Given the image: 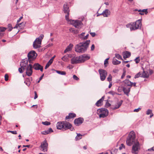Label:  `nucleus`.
I'll return each instance as SVG.
<instances>
[{
    "label": "nucleus",
    "mask_w": 154,
    "mask_h": 154,
    "mask_svg": "<svg viewBox=\"0 0 154 154\" xmlns=\"http://www.w3.org/2000/svg\"><path fill=\"white\" fill-rule=\"evenodd\" d=\"M126 143L127 145L130 146L133 144L131 152L132 153L137 154L140 149V145L138 141L136 139L134 132L131 131L128 134L127 138Z\"/></svg>",
    "instance_id": "obj_1"
},
{
    "label": "nucleus",
    "mask_w": 154,
    "mask_h": 154,
    "mask_svg": "<svg viewBox=\"0 0 154 154\" xmlns=\"http://www.w3.org/2000/svg\"><path fill=\"white\" fill-rule=\"evenodd\" d=\"M28 60L26 58L22 59L20 62V73H22L25 71L26 75L30 76L32 73V65L30 63L28 65Z\"/></svg>",
    "instance_id": "obj_2"
},
{
    "label": "nucleus",
    "mask_w": 154,
    "mask_h": 154,
    "mask_svg": "<svg viewBox=\"0 0 154 154\" xmlns=\"http://www.w3.org/2000/svg\"><path fill=\"white\" fill-rule=\"evenodd\" d=\"M90 42V40H87L76 45L75 47V51L79 53L85 52L87 50Z\"/></svg>",
    "instance_id": "obj_3"
},
{
    "label": "nucleus",
    "mask_w": 154,
    "mask_h": 154,
    "mask_svg": "<svg viewBox=\"0 0 154 154\" xmlns=\"http://www.w3.org/2000/svg\"><path fill=\"white\" fill-rule=\"evenodd\" d=\"M142 23L140 19L138 20L135 22H131L127 24L126 27L130 29L131 31H134L141 28Z\"/></svg>",
    "instance_id": "obj_4"
},
{
    "label": "nucleus",
    "mask_w": 154,
    "mask_h": 154,
    "mask_svg": "<svg viewBox=\"0 0 154 154\" xmlns=\"http://www.w3.org/2000/svg\"><path fill=\"white\" fill-rule=\"evenodd\" d=\"M43 37L44 35L43 34H41L38 38L35 39L33 44L34 48L37 49L41 47L42 41Z\"/></svg>",
    "instance_id": "obj_5"
},
{
    "label": "nucleus",
    "mask_w": 154,
    "mask_h": 154,
    "mask_svg": "<svg viewBox=\"0 0 154 154\" xmlns=\"http://www.w3.org/2000/svg\"><path fill=\"white\" fill-rule=\"evenodd\" d=\"M37 54L34 51H29L28 54V59L29 63H32V61L34 60L36 58Z\"/></svg>",
    "instance_id": "obj_6"
},
{
    "label": "nucleus",
    "mask_w": 154,
    "mask_h": 154,
    "mask_svg": "<svg viewBox=\"0 0 154 154\" xmlns=\"http://www.w3.org/2000/svg\"><path fill=\"white\" fill-rule=\"evenodd\" d=\"M68 22H69L71 24L73 25L75 27L79 29L81 28L83 25L82 22L79 20H69Z\"/></svg>",
    "instance_id": "obj_7"
},
{
    "label": "nucleus",
    "mask_w": 154,
    "mask_h": 154,
    "mask_svg": "<svg viewBox=\"0 0 154 154\" xmlns=\"http://www.w3.org/2000/svg\"><path fill=\"white\" fill-rule=\"evenodd\" d=\"M98 72L100 75L101 80L104 81L107 75V71L105 70L100 69H99Z\"/></svg>",
    "instance_id": "obj_8"
},
{
    "label": "nucleus",
    "mask_w": 154,
    "mask_h": 154,
    "mask_svg": "<svg viewBox=\"0 0 154 154\" xmlns=\"http://www.w3.org/2000/svg\"><path fill=\"white\" fill-rule=\"evenodd\" d=\"M63 11L64 13L66 14L65 16L66 19L67 21L69 20V8L66 4H64L63 6Z\"/></svg>",
    "instance_id": "obj_9"
},
{
    "label": "nucleus",
    "mask_w": 154,
    "mask_h": 154,
    "mask_svg": "<svg viewBox=\"0 0 154 154\" xmlns=\"http://www.w3.org/2000/svg\"><path fill=\"white\" fill-rule=\"evenodd\" d=\"M79 59L81 63L84 62L85 61L90 59V56L86 54H83L79 56Z\"/></svg>",
    "instance_id": "obj_10"
},
{
    "label": "nucleus",
    "mask_w": 154,
    "mask_h": 154,
    "mask_svg": "<svg viewBox=\"0 0 154 154\" xmlns=\"http://www.w3.org/2000/svg\"><path fill=\"white\" fill-rule=\"evenodd\" d=\"M48 144L46 140H45L42 143L40 147L44 152H46L47 151Z\"/></svg>",
    "instance_id": "obj_11"
},
{
    "label": "nucleus",
    "mask_w": 154,
    "mask_h": 154,
    "mask_svg": "<svg viewBox=\"0 0 154 154\" xmlns=\"http://www.w3.org/2000/svg\"><path fill=\"white\" fill-rule=\"evenodd\" d=\"M100 111L101 113L99 115L100 118H104L107 116L108 114V111L107 109H101Z\"/></svg>",
    "instance_id": "obj_12"
},
{
    "label": "nucleus",
    "mask_w": 154,
    "mask_h": 154,
    "mask_svg": "<svg viewBox=\"0 0 154 154\" xmlns=\"http://www.w3.org/2000/svg\"><path fill=\"white\" fill-rule=\"evenodd\" d=\"M67 129H70L72 131L73 129V128L72 127V125L69 122H64V129L63 131Z\"/></svg>",
    "instance_id": "obj_13"
},
{
    "label": "nucleus",
    "mask_w": 154,
    "mask_h": 154,
    "mask_svg": "<svg viewBox=\"0 0 154 154\" xmlns=\"http://www.w3.org/2000/svg\"><path fill=\"white\" fill-rule=\"evenodd\" d=\"M83 121L84 119L83 118H79L74 120V123L75 125L79 126L83 122Z\"/></svg>",
    "instance_id": "obj_14"
},
{
    "label": "nucleus",
    "mask_w": 154,
    "mask_h": 154,
    "mask_svg": "<svg viewBox=\"0 0 154 154\" xmlns=\"http://www.w3.org/2000/svg\"><path fill=\"white\" fill-rule=\"evenodd\" d=\"M33 68L35 70H40L41 72L43 71V67L38 63H35L32 66V68Z\"/></svg>",
    "instance_id": "obj_15"
},
{
    "label": "nucleus",
    "mask_w": 154,
    "mask_h": 154,
    "mask_svg": "<svg viewBox=\"0 0 154 154\" xmlns=\"http://www.w3.org/2000/svg\"><path fill=\"white\" fill-rule=\"evenodd\" d=\"M71 63L72 64L81 63L79 57H74L72 58L71 60Z\"/></svg>",
    "instance_id": "obj_16"
},
{
    "label": "nucleus",
    "mask_w": 154,
    "mask_h": 154,
    "mask_svg": "<svg viewBox=\"0 0 154 154\" xmlns=\"http://www.w3.org/2000/svg\"><path fill=\"white\" fill-rule=\"evenodd\" d=\"M57 128L63 131L64 129V122H59L57 124Z\"/></svg>",
    "instance_id": "obj_17"
},
{
    "label": "nucleus",
    "mask_w": 154,
    "mask_h": 154,
    "mask_svg": "<svg viewBox=\"0 0 154 154\" xmlns=\"http://www.w3.org/2000/svg\"><path fill=\"white\" fill-rule=\"evenodd\" d=\"M110 11L108 9H106L103 11L100 15H103L104 17H108L110 15Z\"/></svg>",
    "instance_id": "obj_18"
},
{
    "label": "nucleus",
    "mask_w": 154,
    "mask_h": 154,
    "mask_svg": "<svg viewBox=\"0 0 154 154\" xmlns=\"http://www.w3.org/2000/svg\"><path fill=\"white\" fill-rule=\"evenodd\" d=\"M130 89L131 87L125 86L123 88V91L125 94L128 96V94L130 91Z\"/></svg>",
    "instance_id": "obj_19"
},
{
    "label": "nucleus",
    "mask_w": 154,
    "mask_h": 154,
    "mask_svg": "<svg viewBox=\"0 0 154 154\" xmlns=\"http://www.w3.org/2000/svg\"><path fill=\"white\" fill-rule=\"evenodd\" d=\"M124 82L125 84V86L127 85L128 87H131L132 86L133 82H131L130 81L127 79H126L124 81Z\"/></svg>",
    "instance_id": "obj_20"
},
{
    "label": "nucleus",
    "mask_w": 154,
    "mask_h": 154,
    "mask_svg": "<svg viewBox=\"0 0 154 154\" xmlns=\"http://www.w3.org/2000/svg\"><path fill=\"white\" fill-rule=\"evenodd\" d=\"M53 131L52 129L51 128H49L48 129L45 130L42 132V134L46 135L49 134Z\"/></svg>",
    "instance_id": "obj_21"
},
{
    "label": "nucleus",
    "mask_w": 154,
    "mask_h": 154,
    "mask_svg": "<svg viewBox=\"0 0 154 154\" xmlns=\"http://www.w3.org/2000/svg\"><path fill=\"white\" fill-rule=\"evenodd\" d=\"M73 47V45L72 44H69V45L67 47L66 49L64 50V53H66L68 51H71Z\"/></svg>",
    "instance_id": "obj_22"
},
{
    "label": "nucleus",
    "mask_w": 154,
    "mask_h": 154,
    "mask_svg": "<svg viewBox=\"0 0 154 154\" xmlns=\"http://www.w3.org/2000/svg\"><path fill=\"white\" fill-rule=\"evenodd\" d=\"M76 116V114L75 113H69V115L67 116L66 117V119L67 120L69 119H71L75 117Z\"/></svg>",
    "instance_id": "obj_23"
},
{
    "label": "nucleus",
    "mask_w": 154,
    "mask_h": 154,
    "mask_svg": "<svg viewBox=\"0 0 154 154\" xmlns=\"http://www.w3.org/2000/svg\"><path fill=\"white\" fill-rule=\"evenodd\" d=\"M122 102V100H121L120 101L117 102L116 104L115 105V106L113 108V109H116L119 108L121 105Z\"/></svg>",
    "instance_id": "obj_24"
},
{
    "label": "nucleus",
    "mask_w": 154,
    "mask_h": 154,
    "mask_svg": "<svg viewBox=\"0 0 154 154\" xmlns=\"http://www.w3.org/2000/svg\"><path fill=\"white\" fill-rule=\"evenodd\" d=\"M104 99V96H103L101 99L99 100H98L97 101V102L95 104L96 105L99 106L100 105L101 103L103 102Z\"/></svg>",
    "instance_id": "obj_25"
},
{
    "label": "nucleus",
    "mask_w": 154,
    "mask_h": 154,
    "mask_svg": "<svg viewBox=\"0 0 154 154\" xmlns=\"http://www.w3.org/2000/svg\"><path fill=\"white\" fill-rule=\"evenodd\" d=\"M130 56V52L127 51H126L125 53L123 54V57L125 59L126 58L129 57Z\"/></svg>",
    "instance_id": "obj_26"
},
{
    "label": "nucleus",
    "mask_w": 154,
    "mask_h": 154,
    "mask_svg": "<svg viewBox=\"0 0 154 154\" xmlns=\"http://www.w3.org/2000/svg\"><path fill=\"white\" fill-rule=\"evenodd\" d=\"M149 75L148 72H146L145 71H143L141 77L145 78H147L149 77Z\"/></svg>",
    "instance_id": "obj_27"
},
{
    "label": "nucleus",
    "mask_w": 154,
    "mask_h": 154,
    "mask_svg": "<svg viewBox=\"0 0 154 154\" xmlns=\"http://www.w3.org/2000/svg\"><path fill=\"white\" fill-rule=\"evenodd\" d=\"M121 62L115 59L114 58L113 59V60L112 61V63L114 65H118L120 64Z\"/></svg>",
    "instance_id": "obj_28"
},
{
    "label": "nucleus",
    "mask_w": 154,
    "mask_h": 154,
    "mask_svg": "<svg viewBox=\"0 0 154 154\" xmlns=\"http://www.w3.org/2000/svg\"><path fill=\"white\" fill-rule=\"evenodd\" d=\"M82 135L80 134H77V135L75 138L76 140H78L82 138Z\"/></svg>",
    "instance_id": "obj_29"
},
{
    "label": "nucleus",
    "mask_w": 154,
    "mask_h": 154,
    "mask_svg": "<svg viewBox=\"0 0 154 154\" xmlns=\"http://www.w3.org/2000/svg\"><path fill=\"white\" fill-rule=\"evenodd\" d=\"M56 72L57 73L62 75H65L66 74V72L65 71L56 70Z\"/></svg>",
    "instance_id": "obj_30"
},
{
    "label": "nucleus",
    "mask_w": 154,
    "mask_h": 154,
    "mask_svg": "<svg viewBox=\"0 0 154 154\" xmlns=\"http://www.w3.org/2000/svg\"><path fill=\"white\" fill-rule=\"evenodd\" d=\"M25 26V23L22 22L20 23V29H23Z\"/></svg>",
    "instance_id": "obj_31"
},
{
    "label": "nucleus",
    "mask_w": 154,
    "mask_h": 154,
    "mask_svg": "<svg viewBox=\"0 0 154 154\" xmlns=\"http://www.w3.org/2000/svg\"><path fill=\"white\" fill-rule=\"evenodd\" d=\"M134 61L136 63H139L140 61V57H137L134 60Z\"/></svg>",
    "instance_id": "obj_32"
},
{
    "label": "nucleus",
    "mask_w": 154,
    "mask_h": 154,
    "mask_svg": "<svg viewBox=\"0 0 154 154\" xmlns=\"http://www.w3.org/2000/svg\"><path fill=\"white\" fill-rule=\"evenodd\" d=\"M62 60L65 62H67L68 60V57L66 56H64L62 58Z\"/></svg>",
    "instance_id": "obj_33"
},
{
    "label": "nucleus",
    "mask_w": 154,
    "mask_h": 154,
    "mask_svg": "<svg viewBox=\"0 0 154 154\" xmlns=\"http://www.w3.org/2000/svg\"><path fill=\"white\" fill-rule=\"evenodd\" d=\"M8 31L9 32L11 31L12 29H13V27H12V25L11 24H9L8 25Z\"/></svg>",
    "instance_id": "obj_34"
},
{
    "label": "nucleus",
    "mask_w": 154,
    "mask_h": 154,
    "mask_svg": "<svg viewBox=\"0 0 154 154\" xmlns=\"http://www.w3.org/2000/svg\"><path fill=\"white\" fill-rule=\"evenodd\" d=\"M7 29V28L5 27H0V32H4Z\"/></svg>",
    "instance_id": "obj_35"
},
{
    "label": "nucleus",
    "mask_w": 154,
    "mask_h": 154,
    "mask_svg": "<svg viewBox=\"0 0 154 154\" xmlns=\"http://www.w3.org/2000/svg\"><path fill=\"white\" fill-rule=\"evenodd\" d=\"M24 83L28 86H29L30 85V82L29 81L28 79H26L24 81Z\"/></svg>",
    "instance_id": "obj_36"
},
{
    "label": "nucleus",
    "mask_w": 154,
    "mask_h": 154,
    "mask_svg": "<svg viewBox=\"0 0 154 154\" xmlns=\"http://www.w3.org/2000/svg\"><path fill=\"white\" fill-rule=\"evenodd\" d=\"M141 73L140 72H139L137 74L134 76V78L136 79L138 78H139L140 77H141Z\"/></svg>",
    "instance_id": "obj_37"
},
{
    "label": "nucleus",
    "mask_w": 154,
    "mask_h": 154,
    "mask_svg": "<svg viewBox=\"0 0 154 154\" xmlns=\"http://www.w3.org/2000/svg\"><path fill=\"white\" fill-rule=\"evenodd\" d=\"M42 123L43 124V125H50L51 124V123L50 122H48V121H45V122H42Z\"/></svg>",
    "instance_id": "obj_38"
},
{
    "label": "nucleus",
    "mask_w": 154,
    "mask_h": 154,
    "mask_svg": "<svg viewBox=\"0 0 154 154\" xmlns=\"http://www.w3.org/2000/svg\"><path fill=\"white\" fill-rule=\"evenodd\" d=\"M116 57L119 60L122 59L121 56L119 54H116Z\"/></svg>",
    "instance_id": "obj_39"
},
{
    "label": "nucleus",
    "mask_w": 154,
    "mask_h": 154,
    "mask_svg": "<svg viewBox=\"0 0 154 154\" xmlns=\"http://www.w3.org/2000/svg\"><path fill=\"white\" fill-rule=\"evenodd\" d=\"M107 81L109 82L112 80V76L111 74H109V75L108 77L107 78Z\"/></svg>",
    "instance_id": "obj_40"
},
{
    "label": "nucleus",
    "mask_w": 154,
    "mask_h": 154,
    "mask_svg": "<svg viewBox=\"0 0 154 154\" xmlns=\"http://www.w3.org/2000/svg\"><path fill=\"white\" fill-rule=\"evenodd\" d=\"M125 146L124 144L123 143H122L121 144V145L119 147V149L120 150H121L123 149V148H125Z\"/></svg>",
    "instance_id": "obj_41"
},
{
    "label": "nucleus",
    "mask_w": 154,
    "mask_h": 154,
    "mask_svg": "<svg viewBox=\"0 0 154 154\" xmlns=\"http://www.w3.org/2000/svg\"><path fill=\"white\" fill-rule=\"evenodd\" d=\"M135 11H138L139 12H140L139 13V14H140V15H143L144 14V13H143V12H142V11H141V10H137V9H135L134 10Z\"/></svg>",
    "instance_id": "obj_42"
},
{
    "label": "nucleus",
    "mask_w": 154,
    "mask_h": 154,
    "mask_svg": "<svg viewBox=\"0 0 154 154\" xmlns=\"http://www.w3.org/2000/svg\"><path fill=\"white\" fill-rule=\"evenodd\" d=\"M5 80L6 81L8 80V75L6 74H5Z\"/></svg>",
    "instance_id": "obj_43"
},
{
    "label": "nucleus",
    "mask_w": 154,
    "mask_h": 154,
    "mask_svg": "<svg viewBox=\"0 0 154 154\" xmlns=\"http://www.w3.org/2000/svg\"><path fill=\"white\" fill-rule=\"evenodd\" d=\"M152 111L151 110L148 109L146 111V114L148 115H149L150 114L152 113Z\"/></svg>",
    "instance_id": "obj_44"
},
{
    "label": "nucleus",
    "mask_w": 154,
    "mask_h": 154,
    "mask_svg": "<svg viewBox=\"0 0 154 154\" xmlns=\"http://www.w3.org/2000/svg\"><path fill=\"white\" fill-rule=\"evenodd\" d=\"M109 93L111 94L113 96L115 95V94H116V93L114 91H109Z\"/></svg>",
    "instance_id": "obj_45"
},
{
    "label": "nucleus",
    "mask_w": 154,
    "mask_h": 154,
    "mask_svg": "<svg viewBox=\"0 0 154 154\" xmlns=\"http://www.w3.org/2000/svg\"><path fill=\"white\" fill-rule=\"evenodd\" d=\"M141 11L143 13H145L146 14L148 13V11H147V9H143L141 10Z\"/></svg>",
    "instance_id": "obj_46"
},
{
    "label": "nucleus",
    "mask_w": 154,
    "mask_h": 154,
    "mask_svg": "<svg viewBox=\"0 0 154 154\" xmlns=\"http://www.w3.org/2000/svg\"><path fill=\"white\" fill-rule=\"evenodd\" d=\"M19 22V19L17 20V23L16 25L14 27V29L17 28L19 26V24L18 23Z\"/></svg>",
    "instance_id": "obj_47"
},
{
    "label": "nucleus",
    "mask_w": 154,
    "mask_h": 154,
    "mask_svg": "<svg viewBox=\"0 0 154 154\" xmlns=\"http://www.w3.org/2000/svg\"><path fill=\"white\" fill-rule=\"evenodd\" d=\"M111 104L108 102H106L105 105V106L106 107H108Z\"/></svg>",
    "instance_id": "obj_48"
},
{
    "label": "nucleus",
    "mask_w": 154,
    "mask_h": 154,
    "mask_svg": "<svg viewBox=\"0 0 154 154\" xmlns=\"http://www.w3.org/2000/svg\"><path fill=\"white\" fill-rule=\"evenodd\" d=\"M119 69H115L113 70L112 72L114 73H117L119 71Z\"/></svg>",
    "instance_id": "obj_49"
},
{
    "label": "nucleus",
    "mask_w": 154,
    "mask_h": 154,
    "mask_svg": "<svg viewBox=\"0 0 154 154\" xmlns=\"http://www.w3.org/2000/svg\"><path fill=\"white\" fill-rule=\"evenodd\" d=\"M109 58H107L104 61V64L105 66H106L105 65L108 63V60L109 59Z\"/></svg>",
    "instance_id": "obj_50"
},
{
    "label": "nucleus",
    "mask_w": 154,
    "mask_h": 154,
    "mask_svg": "<svg viewBox=\"0 0 154 154\" xmlns=\"http://www.w3.org/2000/svg\"><path fill=\"white\" fill-rule=\"evenodd\" d=\"M73 78L76 80H78L79 79V78L75 75H73Z\"/></svg>",
    "instance_id": "obj_51"
},
{
    "label": "nucleus",
    "mask_w": 154,
    "mask_h": 154,
    "mask_svg": "<svg viewBox=\"0 0 154 154\" xmlns=\"http://www.w3.org/2000/svg\"><path fill=\"white\" fill-rule=\"evenodd\" d=\"M140 109H141V108H139L137 109H134V112H139V110Z\"/></svg>",
    "instance_id": "obj_52"
},
{
    "label": "nucleus",
    "mask_w": 154,
    "mask_h": 154,
    "mask_svg": "<svg viewBox=\"0 0 154 154\" xmlns=\"http://www.w3.org/2000/svg\"><path fill=\"white\" fill-rule=\"evenodd\" d=\"M34 94H35V97H34V99H36L38 97V95L37 94V93L36 91H34Z\"/></svg>",
    "instance_id": "obj_53"
},
{
    "label": "nucleus",
    "mask_w": 154,
    "mask_h": 154,
    "mask_svg": "<svg viewBox=\"0 0 154 154\" xmlns=\"http://www.w3.org/2000/svg\"><path fill=\"white\" fill-rule=\"evenodd\" d=\"M8 132H10L13 134H17L16 131H9Z\"/></svg>",
    "instance_id": "obj_54"
},
{
    "label": "nucleus",
    "mask_w": 154,
    "mask_h": 154,
    "mask_svg": "<svg viewBox=\"0 0 154 154\" xmlns=\"http://www.w3.org/2000/svg\"><path fill=\"white\" fill-rule=\"evenodd\" d=\"M94 48H95L94 45V44H93L91 47V51H93L94 49Z\"/></svg>",
    "instance_id": "obj_55"
},
{
    "label": "nucleus",
    "mask_w": 154,
    "mask_h": 154,
    "mask_svg": "<svg viewBox=\"0 0 154 154\" xmlns=\"http://www.w3.org/2000/svg\"><path fill=\"white\" fill-rule=\"evenodd\" d=\"M88 35H89L88 34H87L84 37H83V38H82L83 39H87L88 38Z\"/></svg>",
    "instance_id": "obj_56"
},
{
    "label": "nucleus",
    "mask_w": 154,
    "mask_h": 154,
    "mask_svg": "<svg viewBox=\"0 0 154 154\" xmlns=\"http://www.w3.org/2000/svg\"><path fill=\"white\" fill-rule=\"evenodd\" d=\"M53 61H52V60H50L48 61V62L47 63L49 64V65H51Z\"/></svg>",
    "instance_id": "obj_57"
},
{
    "label": "nucleus",
    "mask_w": 154,
    "mask_h": 154,
    "mask_svg": "<svg viewBox=\"0 0 154 154\" xmlns=\"http://www.w3.org/2000/svg\"><path fill=\"white\" fill-rule=\"evenodd\" d=\"M125 71L123 73L122 75L121 76V79H123L125 76Z\"/></svg>",
    "instance_id": "obj_58"
},
{
    "label": "nucleus",
    "mask_w": 154,
    "mask_h": 154,
    "mask_svg": "<svg viewBox=\"0 0 154 154\" xmlns=\"http://www.w3.org/2000/svg\"><path fill=\"white\" fill-rule=\"evenodd\" d=\"M90 34L91 35V36L93 37H94L96 35V34L95 32H91Z\"/></svg>",
    "instance_id": "obj_59"
},
{
    "label": "nucleus",
    "mask_w": 154,
    "mask_h": 154,
    "mask_svg": "<svg viewBox=\"0 0 154 154\" xmlns=\"http://www.w3.org/2000/svg\"><path fill=\"white\" fill-rule=\"evenodd\" d=\"M50 66L49 64L47 63L45 67V69H46L47 68H48Z\"/></svg>",
    "instance_id": "obj_60"
},
{
    "label": "nucleus",
    "mask_w": 154,
    "mask_h": 154,
    "mask_svg": "<svg viewBox=\"0 0 154 154\" xmlns=\"http://www.w3.org/2000/svg\"><path fill=\"white\" fill-rule=\"evenodd\" d=\"M4 35L3 33L0 32V38H1Z\"/></svg>",
    "instance_id": "obj_61"
},
{
    "label": "nucleus",
    "mask_w": 154,
    "mask_h": 154,
    "mask_svg": "<svg viewBox=\"0 0 154 154\" xmlns=\"http://www.w3.org/2000/svg\"><path fill=\"white\" fill-rule=\"evenodd\" d=\"M53 45V43H50V44H48L47 45V46L48 47H49L50 46H52Z\"/></svg>",
    "instance_id": "obj_62"
},
{
    "label": "nucleus",
    "mask_w": 154,
    "mask_h": 154,
    "mask_svg": "<svg viewBox=\"0 0 154 154\" xmlns=\"http://www.w3.org/2000/svg\"><path fill=\"white\" fill-rule=\"evenodd\" d=\"M44 74H43L42 75V76H41V77H40V78H39V80H41L42 79V78H43V76H44Z\"/></svg>",
    "instance_id": "obj_63"
},
{
    "label": "nucleus",
    "mask_w": 154,
    "mask_h": 154,
    "mask_svg": "<svg viewBox=\"0 0 154 154\" xmlns=\"http://www.w3.org/2000/svg\"><path fill=\"white\" fill-rule=\"evenodd\" d=\"M148 151H151L152 150L154 151V150L153 149V147H152L151 148L148 149Z\"/></svg>",
    "instance_id": "obj_64"
}]
</instances>
